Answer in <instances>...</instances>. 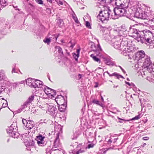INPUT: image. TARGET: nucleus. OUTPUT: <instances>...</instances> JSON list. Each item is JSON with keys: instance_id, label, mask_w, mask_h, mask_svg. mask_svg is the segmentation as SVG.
I'll return each mask as SVG.
<instances>
[{"instance_id": "obj_1", "label": "nucleus", "mask_w": 154, "mask_h": 154, "mask_svg": "<svg viewBox=\"0 0 154 154\" xmlns=\"http://www.w3.org/2000/svg\"><path fill=\"white\" fill-rule=\"evenodd\" d=\"M110 10L108 8L100 12L99 19L102 22L106 23L109 19Z\"/></svg>"}, {"instance_id": "obj_2", "label": "nucleus", "mask_w": 154, "mask_h": 154, "mask_svg": "<svg viewBox=\"0 0 154 154\" xmlns=\"http://www.w3.org/2000/svg\"><path fill=\"white\" fill-rule=\"evenodd\" d=\"M130 2V0H116L115 4L118 6L127 8Z\"/></svg>"}, {"instance_id": "obj_3", "label": "nucleus", "mask_w": 154, "mask_h": 154, "mask_svg": "<svg viewBox=\"0 0 154 154\" xmlns=\"http://www.w3.org/2000/svg\"><path fill=\"white\" fill-rule=\"evenodd\" d=\"M125 8H115L113 10L115 15L118 17L125 16L126 13Z\"/></svg>"}, {"instance_id": "obj_4", "label": "nucleus", "mask_w": 154, "mask_h": 154, "mask_svg": "<svg viewBox=\"0 0 154 154\" xmlns=\"http://www.w3.org/2000/svg\"><path fill=\"white\" fill-rule=\"evenodd\" d=\"M44 91L47 95H50L53 97H54L56 95V92L55 91L47 86L44 88Z\"/></svg>"}, {"instance_id": "obj_5", "label": "nucleus", "mask_w": 154, "mask_h": 154, "mask_svg": "<svg viewBox=\"0 0 154 154\" xmlns=\"http://www.w3.org/2000/svg\"><path fill=\"white\" fill-rule=\"evenodd\" d=\"M8 105L7 101L6 100L3 98L0 99V110L6 108L5 110V113H6L7 110H8V108H7Z\"/></svg>"}, {"instance_id": "obj_6", "label": "nucleus", "mask_w": 154, "mask_h": 154, "mask_svg": "<svg viewBox=\"0 0 154 154\" xmlns=\"http://www.w3.org/2000/svg\"><path fill=\"white\" fill-rule=\"evenodd\" d=\"M135 14L138 17L143 19H146L148 17L147 14L141 10L137 11Z\"/></svg>"}, {"instance_id": "obj_7", "label": "nucleus", "mask_w": 154, "mask_h": 154, "mask_svg": "<svg viewBox=\"0 0 154 154\" xmlns=\"http://www.w3.org/2000/svg\"><path fill=\"white\" fill-rule=\"evenodd\" d=\"M56 101L58 105L63 104L65 103V100L63 97L59 96L55 98Z\"/></svg>"}, {"instance_id": "obj_8", "label": "nucleus", "mask_w": 154, "mask_h": 154, "mask_svg": "<svg viewBox=\"0 0 154 154\" xmlns=\"http://www.w3.org/2000/svg\"><path fill=\"white\" fill-rule=\"evenodd\" d=\"M34 98V96L33 95H32L30 96L29 97L27 100L24 103V106H26L27 105L29 104L33 101Z\"/></svg>"}, {"instance_id": "obj_9", "label": "nucleus", "mask_w": 154, "mask_h": 154, "mask_svg": "<svg viewBox=\"0 0 154 154\" xmlns=\"http://www.w3.org/2000/svg\"><path fill=\"white\" fill-rule=\"evenodd\" d=\"M37 139V143L39 145L42 144V141H43L44 137H43L42 135H40L36 136Z\"/></svg>"}, {"instance_id": "obj_10", "label": "nucleus", "mask_w": 154, "mask_h": 154, "mask_svg": "<svg viewBox=\"0 0 154 154\" xmlns=\"http://www.w3.org/2000/svg\"><path fill=\"white\" fill-rule=\"evenodd\" d=\"M26 127L27 128L28 130H30L34 127L33 122L30 121H29L28 123L26 124Z\"/></svg>"}, {"instance_id": "obj_11", "label": "nucleus", "mask_w": 154, "mask_h": 154, "mask_svg": "<svg viewBox=\"0 0 154 154\" xmlns=\"http://www.w3.org/2000/svg\"><path fill=\"white\" fill-rule=\"evenodd\" d=\"M145 56V53L144 51H139L137 54V57L139 58V60L144 57Z\"/></svg>"}, {"instance_id": "obj_12", "label": "nucleus", "mask_w": 154, "mask_h": 154, "mask_svg": "<svg viewBox=\"0 0 154 154\" xmlns=\"http://www.w3.org/2000/svg\"><path fill=\"white\" fill-rule=\"evenodd\" d=\"M59 110L61 112H64L66 109V106L64 103L63 104L59 105Z\"/></svg>"}, {"instance_id": "obj_13", "label": "nucleus", "mask_w": 154, "mask_h": 154, "mask_svg": "<svg viewBox=\"0 0 154 154\" xmlns=\"http://www.w3.org/2000/svg\"><path fill=\"white\" fill-rule=\"evenodd\" d=\"M33 80L32 79H27L26 81V83L27 85L31 87Z\"/></svg>"}, {"instance_id": "obj_14", "label": "nucleus", "mask_w": 154, "mask_h": 154, "mask_svg": "<svg viewBox=\"0 0 154 154\" xmlns=\"http://www.w3.org/2000/svg\"><path fill=\"white\" fill-rule=\"evenodd\" d=\"M90 57L94 61L98 62L99 63H100V59L97 57L94 54H91L90 55Z\"/></svg>"}, {"instance_id": "obj_15", "label": "nucleus", "mask_w": 154, "mask_h": 154, "mask_svg": "<svg viewBox=\"0 0 154 154\" xmlns=\"http://www.w3.org/2000/svg\"><path fill=\"white\" fill-rule=\"evenodd\" d=\"M152 35L151 33L149 34L148 33H146L145 34L143 37V38L144 40L146 41L147 40H148L149 39L151 38Z\"/></svg>"}, {"instance_id": "obj_16", "label": "nucleus", "mask_w": 154, "mask_h": 154, "mask_svg": "<svg viewBox=\"0 0 154 154\" xmlns=\"http://www.w3.org/2000/svg\"><path fill=\"white\" fill-rule=\"evenodd\" d=\"M113 76L116 77L118 79H119L120 78H123L122 75L119 74L117 72H114L110 75V76Z\"/></svg>"}, {"instance_id": "obj_17", "label": "nucleus", "mask_w": 154, "mask_h": 154, "mask_svg": "<svg viewBox=\"0 0 154 154\" xmlns=\"http://www.w3.org/2000/svg\"><path fill=\"white\" fill-rule=\"evenodd\" d=\"M56 50H57V51L59 54H63V51L62 48L59 46H56L55 47Z\"/></svg>"}, {"instance_id": "obj_18", "label": "nucleus", "mask_w": 154, "mask_h": 154, "mask_svg": "<svg viewBox=\"0 0 154 154\" xmlns=\"http://www.w3.org/2000/svg\"><path fill=\"white\" fill-rule=\"evenodd\" d=\"M43 41L44 42L47 43L48 45H49L51 42L50 38H45L44 40Z\"/></svg>"}, {"instance_id": "obj_19", "label": "nucleus", "mask_w": 154, "mask_h": 154, "mask_svg": "<svg viewBox=\"0 0 154 154\" xmlns=\"http://www.w3.org/2000/svg\"><path fill=\"white\" fill-rule=\"evenodd\" d=\"M35 82L37 88L40 87V86H42V81L38 80H35Z\"/></svg>"}, {"instance_id": "obj_20", "label": "nucleus", "mask_w": 154, "mask_h": 154, "mask_svg": "<svg viewBox=\"0 0 154 154\" xmlns=\"http://www.w3.org/2000/svg\"><path fill=\"white\" fill-rule=\"evenodd\" d=\"M80 49H77L76 50V53L77 54H76L75 53H73V56L75 55V56L77 57V58H75V60H77L78 58L79 57V52H80Z\"/></svg>"}, {"instance_id": "obj_21", "label": "nucleus", "mask_w": 154, "mask_h": 154, "mask_svg": "<svg viewBox=\"0 0 154 154\" xmlns=\"http://www.w3.org/2000/svg\"><path fill=\"white\" fill-rule=\"evenodd\" d=\"M147 43H149L150 44H152L154 43V40L150 38H149L148 40H147L145 41Z\"/></svg>"}, {"instance_id": "obj_22", "label": "nucleus", "mask_w": 154, "mask_h": 154, "mask_svg": "<svg viewBox=\"0 0 154 154\" xmlns=\"http://www.w3.org/2000/svg\"><path fill=\"white\" fill-rule=\"evenodd\" d=\"M92 102L93 103L97 105H99V106L101 105L99 101L95 99H93L92 100Z\"/></svg>"}, {"instance_id": "obj_23", "label": "nucleus", "mask_w": 154, "mask_h": 154, "mask_svg": "<svg viewBox=\"0 0 154 154\" xmlns=\"http://www.w3.org/2000/svg\"><path fill=\"white\" fill-rule=\"evenodd\" d=\"M1 4L2 5H6L7 3V0H0Z\"/></svg>"}, {"instance_id": "obj_24", "label": "nucleus", "mask_w": 154, "mask_h": 154, "mask_svg": "<svg viewBox=\"0 0 154 154\" xmlns=\"http://www.w3.org/2000/svg\"><path fill=\"white\" fill-rule=\"evenodd\" d=\"M72 18L76 23H79V22L78 20V18L75 15H73Z\"/></svg>"}, {"instance_id": "obj_25", "label": "nucleus", "mask_w": 154, "mask_h": 154, "mask_svg": "<svg viewBox=\"0 0 154 154\" xmlns=\"http://www.w3.org/2000/svg\"><path fill=\"white\" fill-rule=\"evenodd\" d=\"M31 87H33L34 88H37V87L36 85V82L35 81H34L33 80V81L32 83V86H31Z\"/></svg>"}, {"instance_id": "obj_26", "label": "nucleus", "mask_w": 154, "mask_h": 154, "mask_svg": "<svg viewBox=\"0 0 154 154\" xmlns=\"http://www.w3.org/2000/svg\"><path fill=\"white\" fill-rule=\"evenodd\" d=\"M35 2L39 4L42 5L43 1L42 0H35Z\"/></svg>"}, {"instance_id": "obj_27", "label": "nucleus", "mask_w": 154, "mask_h": 154, "mask_svg": "<svg viewBox=\"0 0 154 154\" xmlns=\"http://www.w3.org/2000/svg\"><path fill=\"white\" fill-rule=\"evenodd\" d=\"M140 116L138 115L137 116H136L134 117L132 119H131V120H137L140 119Z\"/></svg>"}, {"instance_id": "obj_28", "label": "nucleus", "mask_w": 154, "mask_h": 154, "mask_svg": "<svg viewBox=\"0 0 154 154\" xmlns=\"http://www.w3.org/2000/svg\"><path fill=\"white\" fill-rule=\"evenodd\" d=\"M22 121L23 124L25 126L26 124H27V123H28V122L27 121V120L24 119H22Z\"/></svg>"}, {"instance_id": "obj_29", "label": "nucleus", "mask_w": 154, "mask_h": 154, "mask_svg": "<svg viewBox=\"0 0 154 154\" xmlns=\"http://www.w3.org/2000/svg\"><path fill=\"white\" fill-rule=\"evenodd\" d=\"M112 0H106L105 2L107 4H109L112 2Z\"/></svg>"}, {"instance_id": "obj_30", "label": "nucleus", "mask_w": 154, "mask_h": 154, "mask_svg": "<svg viewBox=\"0 0 154 154\" xmlns=\"http://www.w3.org/2000/svg\"><path fill=\"white\" fill-rule=\"evenodd\" d=\"M149 137H145L142 138V139L144 140H149Z\"/></svg>"}, {"instance_id": "obj_31", "label": "nucleus", "mask_w": 154, "mask_h": 154, "mask_svg": "<svg viewBox=\"0 0 154 154\" xmlns=\"http://www.w3.org/2000/svg\"><path fill=\"white\" fill-rule=\"evenodd\" d=\"M86 27H88L89 28L90 27V23L88 21H87L86 22Z\"/></svg>"}, {"instance_id": "obj_32", "label": "nucleus", "mask_w": 154, "mask_h": 154, "mask_svg": "<svg viewBox=\"0 0 154 154\" xmlns=\"http://www.w3.org/2000/svg\"><path fill=\"white\" fill-rule=\"evenodd\" d=\"M93 147V146L91 144H89L88 145V148H89V149L90 148H91V147Z\"/></svg>"}, {"instance_id": "obj_33", "label": "nucleus", "mask_w": 154, "mask_h": 154, "mask_svg": "<svg viewBox=\"0 0 154 154\" xmlns=\"http://www.w3.org/2000/svg\"><path fill=\"white\" fill-rule=\"evenodd\" d=\"M75 43H74L73 44H71V46H70V48H71L72 49L75 46Z\"/></svg>"}, {"instance_id": "obj_34", "label": "nucleus", "mask_w": 154, "mask_h": 154, "mask_svg": "<svg viewBox=\"0 0 154 154\" xmlns=\"http://www.w3.org/2000/svg\"><path fill=\"white\" fill-rule=\"evenodd\" d=\"M98 48H99V50L100 51L102 50L100 46V45L99 44H98L97 45Z\"/></svg>"}, {"instance_id": "obj_35", "label": "nucleus", "mask_w": 154, "mask_h": 154, "mask_svg": "<svg viewBox=\"0 0 154 154\" xmlns=\"http://www.w3.org/2000/svg\"><path fill=\"white\" fill-rule=\"evenodd\" d=\"M112 141L111 140V139H110L108 140V143L109 144L111 143L112 142Z\"/></svg>"}, {"instance_id": "obj_36", "label": "nucleus", "mask_w": 154, "mask_h": 154, "mask_svg": "<svg viewBox=\"0 0 154 154\" xmlns=\"http://www.w3.org/2000/svg\"><path fill=\"white\" fill-rule=\"evenodd\" d=\"M79 151L80 153H82L85 152L84 150H82L81 149H80Z\"/></svg>"}, {"instance_id": "obj_37", "label": "nucleus", "mask_w": 154, "mask_h": 154, "mask_svg": "<svg viewBox=\"0 0 154 154\" xmlns=\"http://www.w3.org/2000/svg\"><path fill=\"white\" fill-rule=\"evenodd\" d=\"M118 119L119 120H123V121H126L124 119H122L119 117H118Z\"/></svg>"}, {"instance_id": "obj_38", "label": "nucleus", "mask_w": 154, "mask_h": 154, "mask_svg": "<svg viewBox=\"0 0 154 154\" xmlns=\"http://www.w3.org/2000/svg\"><path fill=\"white\" fill-rule=\"evenodd\" d=\"M15 72V69L14 68L12 70V72L13 73V72Z\"/></svg>"}, {"instance_id": "obj_39", "label": "nucleus", "mask_w": 154, "mask_h": 154, "mask_svg": "<svg viewBox=\"0 0 154 154\" xmlns=\"http://www.w3.org/2000/svg\"><path fill=\"white\" fill-rule=\"evenodd\" d=\"M47 1L51 3L52 2V0H47Z\"/></svg>"}, {"instance_id": "obj_40", "label": "nucleus", "mask_w": 154, "mask_h": 154, "mask_svg": "<svg viewBox=\"0 0 154 154\" xmlns=\"http://www.w3.org/2000/svg\"><path fill=\"white\" fill-rule=\"evenodd\" d=\"M79 153H80L79 151H78L76 152V154H79Z\"/></svg>"}, {"instance_id": "obj_41", "label": "nucleus", "mask_w": 154, "mask_h": 154, "mask_svg": "<svg viewBox=\"0 0 154 154\" xmlns=\"http://www.w3.org/2000/svg\"><path fill=\"white\" fill-rule=\"evenodd\" d=\"M61 42H62V43H64V41H63V40H61Z\"/></svg>"}, {"instance_id": "obj_42", "label": "nucleus", "mask_w": 154, "mask_h": 154, "mask_svg": "<svg viewBox=\"0 0 154 154\" xmlns=\"http://www.w3.org/2000/svg\"><path fill=\"white\" fill-rule=\"evenodd\" d=\"M58 36H59V35H58L57 36V37H56L55 38V39H56V41H57V38H58Z\"/></svg>"}, {"instance_id": "obj_43", "label": "nucleus", "mask_w": 154, "mask_h": 154, "mask_svg": "<svg viewBox=\"0 0 154 154\" xmlns=\"http://www.w3.org/2000/svg\"><path fill=\"white\" fill-rule=\"evenodd\" d=\"M126 83L127 84H128V85H130V84L129 83V82H126Z\"/></svg>"}, {"instance_id": "obj_44", "label": "nucleus", "mask_w": 154, "mask_h": 154, "mask_svg": "<svg viewBox=\"0 0 154 154\" xmlns=\"http://www.w3.org/2000/svg\"><path fill=\"white\" fill-rule=\"evenodd\" d=\"M69 43H70L71 44H72V41H70L69 42Z\"/></svg>"}, {"instance_id": "obj_45", "label": "nucleus", "mask_w": 154, "mask_h": 154, "mask_svg": "<svg viewBox=\"0 0 154 154\" xmlns=\"http://www.w3.org/2000/svg\"><path fill=\"white\" fill-rule=\"evenodd\" d=\"M146 145V143H144L143 145V146H145Z\"/></svg>"}, {"instance_id": "obj_46", "label": "nucleus", "mask_w": 154, "mask_h": 154, "mask_svg": "<svg viewBox=\"0 0 154 154\" xmlns=\"http://www.w3.org/2000/svg\"><path fill=\"white\" fill-rule=\"evenodd\" d=\"M107 73L109 76H110V75H111V74H110L108 72H107Z\"/></svg>"}, {"instance_id": "obj_47", "label": "nucleus", "mask_w": 154, "mask_h": 154, "mask_svg": "<svg viewBox=\"0 0 154 154\" xmlns=\"http://www.w3.org/2000/svg\"><path fill=\"white\" fill-rule=\"evenodd\" d=\"M60 5H62L63 4V3L62 2H60Z\"/></svg>"}, {"instance_id": "obj_48", "label": "nucleus", "mask_w": 154, "mask_h": 154, "mask_svg": "<svg viewBox=\"0 0 154 154\" xmlns=\"http://www.w3.org/2000/svg\"><path fill=\"white\" fill-rule=\"evenodd\" d=\"M98 87V85H95V86H94V87H95V88H96V87Z\"/></svg>"}, {"instance_id": "obj_49", "label": "nucleus", "mask_w": 154, "mask_h": 154, "mask_svg": "<svg viewBox=\"0 0 154 154\" xmlns=\"http://www.w3.org/2000/svg\"><path fill=\"white\" fill-rule=\"evenodd\" d=\"M119 122L120 123H122V121H119Z\"/></svg>"}, {"instance_id": "obj_50", "label": "nucleus", "mask_w": 154, "mask_h": 154, "mask_svg": "<svg viewBox=\"0 0 154 154\" xmlns=\"http://www.w3.org/2000/svg\"><path fill=\"white\" fill-rule=\"evenodd\" d=\"M4 109H2V111H4Z\"/></svg>"}, {"instance_id": "obj_51", "label": "nucleus", "mask_w": 154, "mask_h": 154, "mask_svg": "<svg viewBox=\"0 0 154 154\" xmlns=\"http://www.w3.org/2000/svg\"><path fill=\"white\" fill-rule=\"evenodd\" d=\"M140 37H141V36H140Z\"/></svg>"}]
</instances>
